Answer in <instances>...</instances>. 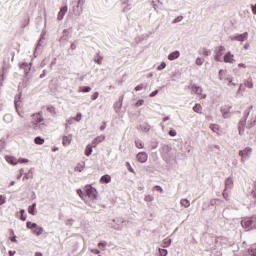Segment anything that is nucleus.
Here are the masks:
<instances>
[{
	"label": "nucleus",
	"mask_w": 256,
	"mask_h": 256,
	"mask_svg": "<svg viewBox=\"0 0 256 256\" xmlns=\"http://www.w3.org/2000/svg\"><path fill=\"white\" fill-rule=\"evenodd\" d=\"M227 77V70H220L219 71V79L220 81H224V79Z\"/></svg>",
	"instance_id": "nucleus-28"
},
{
	"label": "nucleus",
	"mask_w": 256,
	"mask_h": 256,
	"mask_svg": "<svg viewBox=\"0 0 256 256\" xmlns=\"http://www.w3.org/2000/svg\"><path fill=\"white\" fill-rule=\"evenodd\" d=\"M154 189H156V191H159L160 193H163V188L159 185H156Z\"/></svg>",
	"instance_id": "nucleus-60"
},
{
	"label": "nucleus",
	"mask_w": 256,
	"mask_h": 256,
	"mask_svg": "<svg viewBox=\"0 0 256 256\" xmlns=\"http://www.w3.org/2000/svg\"><path fill=\"white\" fill-rule=\"evenodd\" d=\"M229 190H226V189H224V191H223V197H224V199H225V201H229V199H230V196H229V192H228Z\"/></svg>",
	"instance_id": "nucleus-46"
},
{
	"label": "nucleus",
	"mask_w": 256,
	"mask_h": 256,
	"mask_svg": "<svg viewBox=\"0 0 256 256\" xmlns=\"http://www.w3.org/2000/svg\"><path fill=\"white\" fill-rule=\"evenodd\" d=\"M91 253H94V255H101V251H99L97 249H92Z\"/></svg>",
	"instance_id": "nucleus-61"
},
{
	"label": "nucleus",
	"mask_w": 256,
	"mask_h": 256,
	"mask_svg": "<svg viewBox=\"0 0 256 256\" xmlns=\"http://www.w3.org/2000/svg\"><path fill=\"white\" fill-rule=\"evenodd\" d=\"M192 91L196 95H199L200 99H206L207 98V94H203V88L197 86L196 84L192 85Z\"/></svg>",
	"instance_id": "nucleus-7"
},
{
	"label": "nucleus",
	"mask_w": 256,
	"mask_h": 256,
	"mask_svg": "<svg viewBox=\"0 0 256 256\" xmlns=\"http://www.w3.org/2000/svg\"><path fill=\"white\" fill-rule=\"evenodd\" d=\"M71 141H73V135L71 134L62 137V145L64 147H69V145H71Z\"/></svg>",
	"instance_id": "nucleus-11"
},
{
	"label": "nucleus",
	"mask_w": 256,
	"mask_h": 256,
	"mask_svg": "<svg viewBox=\"0 0 256 256\" xmlns=\"http://www.w3.org/2000/svg\"><path fill=\"white\" fill-rule=\"evenodd\" d=\"M143 103H145V101L143 99H140L136 102V107H141V105H143Z\"/></svg>",
	"instance_id": "nucleus-58"
},
{
	"label": "nucleus",
	"mask_w": 256,
	"mask_h": 256,
	"mask_svg": "<svg viewBox=\"0 0 256 256\" xmlns=\"http://www.w3.org/2000/svg\"><path fill=\"white\" fill-rule=\"evenodd\" d=\"M85 169V164H78L75 168L74 171H78V173H81Z\"/></svg>",
	"instance_id": "nucleus-39"
},
{
	"label": "nucleus",
	"mask_w": 256,
	"mask_h": 256,
	"mask_svg": "<svg viewBox=\"0 0 256 256\" xmlns=\"http://www.w3.org/2000/svg\"><path fill=\"white\" fill-rule=\"evenodd\" d=\"M245 125H247V117L246 116H245V119H241L238 123L239 135H243V133H245Z\"/></svg>",
	"instance_id": "nucleus-9"
},
{
	"label": "nucleus",
	"mask_w": 256,
	"mask_h": 256,
	"mask_svg": "<svg viewBox=\"0 0 256 256\" xmlns=\"http://www.w3.org/2000/svg\"><path fill=\"white\" fill-rule=\"evenodd\" d=\"M135 145L138 149H143V147H145V145L143 144V141L141 140H136Z\"/></svg>",
	"instance_id": "nucleus-43"
},
{
	"label": "nucleus",
	"mask_w": 256,
	"mask_h": 256,
	"mask_svg": "<svg viewBox=\"0 0 256 256\" xmlns=\"http://www.w3.org/2000/svg\"><path fill=\"white\" fill-rule=\"evenodd\" d=\"M85 193H86V201L87 198L91 201H95L97 199V189L93 188L91 185L85 186Z\"/></svg>",
	"instance_id": "nucleus-3"
},
{
	"label": "nucleus",
	"mask_w": 256,
	"mask_h": 256,
	"mask_svg": "<svg viewBox=\"0 0 256 256\" xmlns=\"http://www.w3.org/2000/svg\"><path fill=\"white\" fill-rule=\"evenodd\" d=\"M249 254L252 256H256V246H253L250 250H249Z\"/></svg>",
	"instance_id": "nucleus-55"
},
{
	"label": "nucleus",
	"mask_w": 256,
	"mask_h": 256,
	"mask_svg": "<svg viewBox=\"0 0 256 256\" xmlns=\"http://www.w3.org/2000/svg\"><path fill=\"white\" fill-rule=\"evenodd\" d=\"M103 141H105V135H100L96 137L92 143L95 147H97V145H99V143H103Z\"/></svg>",
	"instance_id": "nucleus-20"
},
{
	"label": "nucleus",
	"mask_w": 256,
	"mask_h": 256,
	"mask_svg": "<svg viewBox=\"0 0 256 256\" xmlns=\"http://www.w3.org/2000/svg\"><path fill=\"white\" fill-rule=\"evenodd\" d=\"M98 97H99V92H95L94 94H92L91 99L92 101H95Z\"/></svg>",
	"instance_id": "nucleus-57"
},
{
	"label": "nucleus",
	"mask_w": 256,
	"mask_h": 256,
	"mask_svg": "<svg viewBox=\"0 0 256 256\" xmlns=\"http://www.w3.org/2000/svg\"><path fill=\"white\" fill-rule=\"evenodd\" d=\"M25 179H33V173L29 171L28 173H25L23 176V180Z\"/></svg>",
	"instance_id": "nucleus-47"
},
{
	"label": "nucleus",
	"mask_w": 256,
	"mask_h": 256,
	"mask_svg": "<svg viewBox=\"0 0 256 256\" xmlns=\"http://www.w3.org/2000/svg\"><path fill=\"white\" fill-rule=\"evenodd\" d=\"M241 225L244 229H247V231H249L250 229H253V227H256V216L243 219L241 221Z\"/></svg>",
	"instance_id": "nucleus-2"
},
{
	"label": "nucleus",
	"mask_w": 256,
	"mask_h": 256,
	"mask_svg": "<svg viewBox=\"0 0 256 256\" xmlns=\"http://www.w3.org/2000/svg\"><path fill=\"white\" fill-rule=\"evenodd\" d=\"M121 107H123V96H120L118 101L114 104V109L116 113L121 111Z\"/></svg>",
	"instance_id": "nucleus-12"
},
{
	"label": "nucleus",
	"mask_w": 256,
	"mask_h": 256,
	"mask_svg": "<svg viewBox=\"0 0 256 256\" xmlns=\"http://www.w3.org/2000/svg\"><path fill=\"white\" fill-rule=\"evenodd\" d=\"M83 5H85V0H78L77 7H80L81 11H83Z\"/></svg>",
	"instance_id": "nucleus-51"
},
{
	"label": "nucleus",
	"mask_w": 256,
	"mask_h": 256,
	"mask_svg": "<svg viewBox=\"0 0 256 256\" xmlns=\"http://www.w3.org/2000/svg\"><path fill=\"white\" fill-rule=\"evenodd\" d=\"M226 49L225 46H219L216 48V54L214 56L215 61L221 62V58L223 57V54L225 53Z\"/></svg>",
	"instance_id": "nucleus-6"
},
{
	"label": "nucleus",
	"mask_w": 256,
	"mask_h": 256,
	"mask_svg": "<svg viewBox=\"0 0 256 256\" xmlns=\"http://www.w3.org/2000/svg\"><path fill=\"white\" fill-rule=\"evenodd\" d=\"M209 127L213 133H219V126L217 124H210Z\"/></svg>",
	"instance_id": "nucleus-37"
},
{
	"label": "nucleus",
	"mask_w": 256,
	"mask_h": 256,
	"mask_svg": "<svg viewBox=\"0 0 256 256\" xmlns=\"http://www.w3.org/2000/svg\"><path fill=\"white\" fill-rule=\"evenodd\" d=\"M92 153H93V146H91V144H88L87 147H86L85 155L87 157H89V155H91Z\"/></svg>",
	"instance_id": "nucleus-31"
},
{
	"label": "nucleus",
	"mask_w": 256,
	"mask_h": 256,
	"mask_svg": "<svg viewBox=\"0 0 256 256\" xmlns=\"http://www.w3.org/2000/svg\"><path fill=\"white\" fill-rule=\"evenodd\" d=\"M126 3H127V6H125L123 9L124 13L127 11H131L133 7V0H127Z\"/></svg>",
	"instance_id": "nucleus-25"
},
{
	"label": "nucleus",
	"mask_w": 256,
	"mask_h": 256,
	"mask_svg": "<svg viewBox=\"0 0 256 256\" xmlns=\"http://www.w3.org/2000/svg\"><path fill=\"white\" fill-rule=\"evenodd\" d=\"M137 161L139 163H147V159H149V155L146 152H140L136 156Z\"/></svg>",
	"instance_id": "nucleus-10"
},
{
	"label": "nucleus",
	"mask_w": 256,
	"mask_h": 256,
	"mask_svg": "<svg viewBox=\"0 0 256 256\" xmlns=\"http://www.w3.org/2000/svg\"><path fill=\"white\" fill-rule=\"evenodd\" d=\"M202 55L204 57H209V55H211V50L207 49V48H203L202 49Z\"/></svg>",
	"instance_id": "nucleus-42"
},
{
	"label": "nucleus",
	"mask_w": 256,
	"mask_h": 256,
	"mask_svg": "<svg viewBox=\"0 0 256 256\" xmlns=\"http://www.w3.org/2000/svg\"><path fill=\"white\" fill-rule=\"evenodd\" d=\"M165 67H167V64H165V62H162V63L157 67V70H158V71H163V69H165Z\"/></svg>",
	"instance_id": "nucleus-52"
},
{
	"label": "nucleus",
	"mask_w": 256,
	"mask_h": 256,
	"mask_svg": "<svg viewBox=\"0 0 256 256\" xmlns=\"http://www.w3.org/2000/svg\"><path fill=\"white\" fill-rule=\"evenodd\" d=\"M112 228L115 229L116 231H121L123 229V221L121 220H113Z\"/></svg>",
	"instance_id": "nucleus-13"
},
{
	"label": "nucleus",
	"mask_w": 256,
	"mask_h": 256,
	"mask_svg": "<svg viewBox=\"0 0 256 256\" xmlns=\"http://www.w3.org/2000/svg\"><path fill=\"white\" fill-rule=\"evenodd\" d=\"M47 111H49V113H51V115H53L54 117L57 115V110L54 106H48Z\"/></svg>",
	"instance_id": "nucleus-33"
},
{
	"label": "nucleus",
	"mask_w": 256,
	"mask_h": 256,
	"mask_svg": "<svg viewBox=\"0 0 256 256\" xmlns=\"http://www.w3.org/2000/svg\"><path fill=\"white\" fill-rule=\"evenodd\" d=\"M77 195H79V197H81V199H83V201H87V195L83 193V190L78 189Z\"/></svg>",
	"instance_id": "nucleus-34"
},
{
	"label": "nucleus",
	"mask_w": 256,
	"mask_h": 256,
	"mask_svg": "<svg viewBox=\"0 0 256 256\" xmlns=\"http://www.w3.org/2000/svg\"><path fill=\"white\" fill-rule=\"evenodd\" d=\"M255 125H256V118L251 119V120L248 122V124H247V129H251V128L255 127Z\"/></svg>",
	"instance_id": "nucleus-36"
},
{
	"label": "nucleus",
	"mask_w": 256,
	"mask_h": 256,
	"mask_svg": "<svg viewBox=\"0 0 256 256\" xmlns=\"http://www.w3.org/2000/svg\"><path fill=\"white\" fill-rule=\"evenodd\" d=\"M98 247H107V242L104 241V242L98 243Z\"/></svg>",
	"instance_id": "nucleus-62"
},
{
	"label": "nucleus",
	"mask_w": 256,
	"mask_h": 256,
	"mask_svg": "<svg viewBox=\"0 0 256 256\" xmlns=\"http://www.w3.org/2000/svg\"><path fill=\"white\" fill-rule=\"evenodd\" d=\"M251 153H253V149L251 147H246L245 149L239 151V155L242 157V163H245V161L251 157Z\"/></svg>",
	"instance_id": "nucleus-4"
},
{
	"label": "nucleus",
	"mask_w": 256,
	"mask_h": 256,
	"mask_svg": "<svg viewBox=\"0 0 256 256\" xmlns=\"http://www.w3.org/2000/svg\"><path fill=\"white\" fill-rule=\"evenodd\" d=\"M233 54L231 52H227L224 56V63H230L233 64L235 63V59L233 58Z\"/></svg>",
	"instance_id": "nucleus-15"
},
{
	"label": "nucleus",
	"mask_w": 256,
	"mask_h": 256,
	"mask_svg": "<svg viewBox=\"0 0 256 256\" xmlns=\"http://www.w3.org/2000/svg\"><path fill=\"white\" fill-rule=\"evenodd\" d=\"M203 109V107L201 106V104H196L193 107V111H195V113H201V110Z\"/></svg>",
	"instance_id": "nucleus-40"
},
{
	"label": "nucleus",
	"mask_w": 256,
	"mask_h": 256,
	"mask_svg": "<svg viewBox=\"0 0 256 256\" xmlns=\"http://www.w3.org/2000/svg\"><path fill=\"white\" fill-rule=\"evenodd\" d=\"M27 227L28 229H34V227H37V223H33V222H27Z\"/></svg>",
	"instance_id": "nucleus-50"
},
{
	"label": "nucleus",
	"mask_w": 256,
	"mask_h": 256,
	"mask_svg": "<svg viewBox=\"0 0 256 256\" xmlns=\"http://www.w3.org/2000/svg\"><path fill=\"white\" fill-rule=\"evenodd\" d=\"M140 129L144 133H149V131H151V126L147 123H142V124H140Z\"/></svg>",
	"instance_id": "nucleus-22"
},
{
	"label": "nucleus",
	"mask_w": 256,
	"mask_h": 256,
	"mask_svg": "<svg viewBox=\"0 0 256 256\" xmlns=\"http://www.w3.org/2000/svg\"><path fill=\"white\" fill-rule=\"evenodd\" d=\"M180 205H181V207H184L185 209H189V207H191V202L187 198H182L180 200Z\"/></svg>",
	"instance_id": "nucleus-18"
},
{
	"label": "nucleus",
	"mask_w": 256,
	"mask_h": 256,
	"mask_svg": "<svg viewBox=\"0 0 256 256\" xmlns=\"http://www.w3.org/2000/svg\"><path fill=\"white\" fill-rule=\"evenodd\" d=\"M67 11H69V7L67 5L62 6L60 8V11L58 12L57 20L58 21H63V17H65V15L67 14Z\"/></svg>",
	"instance_id": "nucleus-8"
},
{
	"label": "nucleus",
	"mask_w": 256,
	"mask_h": 256,
	"mask_svg": "<svg viewBox=\"0 0 256 256\" xmlns=\"http://www.w3.org/2000/svg\"><path fill=\"white\" fill-rule=\"evenodd\" d=\"M78 91L79 93H89L91 91V87L89 86L80 87Z\"/></svg>",
	"instance_id": "nucleus-32"
},
{
	"label": "nucleus",
	"mask_w": 256,
	"mask_h": 256,
	"mask_svg": "<svg viewBox=\"0 0 256 256\" xmlns=\"http://www.w3.org/2000/svg\"><path fill=\"white\" fill-rule=\"evenodd\" d=\"M19 101H21V93L18 94V96L15 97V99H14V104H15L16 111H17L18 115H19L20 117H23V116L21 115V112H19V104H18Z\"/></svg>",
	"instance_id": "nucleus-19"
},
{
	"label": "nucleus",
	"mask_w": 256,
	"mask_h": 256,
	"mask_svg": "<svg viewBox=\"0 0 256 256\" xmlns=\"http://www.w3.org/2000/svg\"><path fill=\"white\" fill-rule=\"evenodd\" d=\"M247 39H249V33L248 32H244L243 34H236V35L230 36L231 41H240L241 43H243L244 41H247Z\"/></svg>",
	"instance_id": "nucleus-5"
},
{
	"label": "nucleus",
	"mask_w": 256,
	"mask_h": 256,
	"mask_svg": "<svg viewBox=\"0 0 256 256\" xmlns=\"http://www.w3.org/2000/svg\"><path fill=\"white\" fill-rule=\"evenodd\" d=\"M7 76V68H2V74L0 76V85H3V81H5V77Z\"/></svg>",
	"instance_id": "nucleus-26"
},
{
	"label": "nucleus",
	"mask_w": 256,
	"mask_h": 256,
	"mask_svg": "<svg viewBox=\"0 0 256 256\" xmlns=\"http://www.w3.org/2000/svg\"><path fill=\"white\" fill-rule=\"evenodd\" d=\"M252 13L254 15H256V4L255 5H252Z\"/></svg>",
	"instance_id": "nucleus-64"
},
{
	"label": "nucleus",
	"mask_w": 256,
	"mask_h": 256,
	"mask_svg": "<svg viewBox=\"0 0 256 256\" xmlns=\"http://www.w3.org/2000/svg\"><path fill=\"white\" fill-rule=\"evenodd\" d=\"M32 117H34V120L31 122V127L34 131H43L47 127V125L43 123L45 121V118H43V112L33 114Z\"/></svg>",
	"instance_id": "nucleus-1"
},
{
	"label": "nucleus",
	"mask_w": 256,
	"mask_h": 256,
	"mask_svg": "<svg viewBox=\"0 0 256 256\" xmlns=\"http://www.w3.org/2000/svg\"><path fill=\"white\" fill-rule=\"evenodd\" d=\"M144 200L148 203H151L152 201L155 200V197H153V195H146Z\"/></svg>",
	"instance_id": "nucleus-45"
},
{
	"label": "nucleus",
	"mask_w": 256,
	"mask_h": 256,
	"mask_svg": "<svg viewBox=\"0 0 256 256\" xmlns=\"http://www.w3.org/2000/svg\"><path fill=\"white\" fill-rule=\"evenodd\" d=\"M158 253L160 256H167V249H158Z\"/></svg>",
	"instance_id": "nucleus-49"
},
{
	"label": "nucleus",
	"mask_w": 256,
	"mask_h": 256,
	"mask_svg": "<svg viewBox=\"0 0 256 256\" xmlns=\"http://www.w3.org/2000/svg\"><path fill=\"white\" fill-rule=\"evenodd\" d=\"M181 21H183V16H178L172 21V23H181Z\"/></svg>",
	"instance_id": "nucleus-53"
},
{
	"label": "nucleus",
	"mask_w": 256,
	"mask_h": 256,
	"mask_svg": "<svg viewBox=\"0 0 256 256\" xmlns=\"http://www.w3.org/2000/svg\"><path fill=\"white\" fill-rule=\"evenodd\" d=\"M36 207H37V204L33 203L31 206L28 207V213L30 215H35L36 214V212H35Z\"/></svg>",
	"instance_id": "nucleus-27"
},
{
	"label": "nucleus",
	"mask_w": 256,
	"mask_h": 256,
	"mask_svg": "<svg viewBox=\"0 0 256 256\" xmlns=\"http://www.w3.org/2000/svg\"><path fill=\"white\" fill-rule=\"evenodd\" d=\"M196 65H198L199 67H201V65H203V63H205V59L203 58H196V61H195Z\"/></svg>",
	"instance_id": "nucleus-44"
},
{
	"label": "nucleus",
	"mask_w": 256,
	"mask_h": 256,
	"mask_svg": "<svg viewBox=\"0 0 256 256\" xmlns=\"http://www.w3.org/2000/svg\"><path fill=\"white\" fill-rule=\"evenodd\" d=\"M169 135H170V137H175V136L177 135V131H175V130H170V131H169Z\"/></svg>",
	"instance_id": "nucleus-59"
},
{
	"label": "nucleus",
	"mask_w": 256,
	"mask_h": 256,
	"mask_svg": "<svg viewBox=\"0 0 256 256\" xmlns=\"http://www.w3.org/2000/svg\"><path fill=\"white\" fill-rule=\"evenodd\" d=\"M6 145L7 143L5 142V139H0V151H3Z\"/></svg>",
	"instance_id": "nucleus-48"
},
{
	"label": "nucleus",
	"mask_w": 256,
	"mask_h": 256,
	"mask_svg": "<svg viewBox=\"0 0 256 256\" xmlns=\"http://www.w3.org/2000/svg\"><path fill=\"white\" fill-rule=\"evenodd\" d=\"M100 183L102 184H107V183H111V176L110 175H104L100 178Z\"/></svg>",
	"instance_id": "nucleus-23"
},
{
	"label": "nucleus",
	"mask_w": 256,
	"mask_h": 256,
	"mask_svg": "<svg viewBox=\"0 0 256 256\" xmlns=\"http://www.w3.org/2000/svg\"><path fill=\"white\" fill-rule=\"evenodd\" d=\"M6 200H7L6 196L0 195V205H5Z\"/></svg>",
	"instance_id": "nucleus-54"
},
{
	"label": "nucleus",
	"mask_w": 256,
	"mask_h": 256,
	"mask_svg": "<svg viewBox=\"0 0 256 256\" xmlns=\"http://www.w3.org/2000/svg\"><path fill=\"white\" fill-rule=\"evenodd\" d=\"M32 231L35 235H37V237H39V235H43V227L38 226L37 224L36 227L32 229Z\"/></svg>",
	"instance_id": "nucleus-21"
},
{
	"label": "nucleus",
	"mask_w": 256,
	"mask_h": 256,
	"mask_svg": "<svg viewBox=\"0 0 256 256\" xmlns=\"http://www.w3.org/2000/svg\"><path fill=\"white\" fill-rule=\"evenodd\" d=\"M221 203H223V200H221V199H212V200H210V205L212 207H214V205H221Z\"/></svg>",
	"instance_id": "nucleus-30"
},
{
	"label": "nucleus",
	"mask_w": 256,
	"mask_h": 256,
	"mask_svg": "<svg viewBox=\"0 0 256 256\" xmlns=\"http://www.w3.org/2000/svg\"><path fill=\"white\" fill-rule=\"evenodd\" d=\"M94 63H97V65H101L103 63V56L96 54L93 58Z\"/></svg>",
	"instance_id": "nucleus-24"
},
{
	"label": "nucleus",
	"mask_w": 256,
	"mask_h": 256,
	"mask_svg": "<svg viewBox=\"0 0 256 256\" xmlns=\"http://www.w3.org/2000/svg\"><path fill=\"white\" fill-rule=\"evenodd\" d=\"M6 161L8 162V163H10L11 165H17V159H15L14 157H7L6 158Z\"/></svg>",
	"instance_id": "nucleus-38"
},
{
	"label": "nucleus",
	"mask_w": 256,
	"mask_h": 256,
	"mask_svg": "<svg viewBox=\"0 0 256 256\" xmlns=\"http://www.w3.org/2000/svg\"><path fill=\"white\" fill-rule=\"evenodd\" d=\"M34 142L36 143V145H43V143H45V139L38 136L34 139Z\"/></svg>",
	"instance_id": "nucleus-35"
},
{
	"label": "nucleus",
	"mask_w": 256,
	"mask_h": 256,
	"mask_svg": "<svg viewBox=\"0 0 256 256\" xmlns=\"http://www.w3.org/2000/svg\"><path fill=\"white\" fill-rule=\"evenodd\" d=\"M180 56H181V53L176 50L168 55V60L175 61V59H179Z\"/></svg>",
	"instance_id": "nucleus-17"
},
{
	"label": "nucleus",
	"mask_w": 256,
	"mask_h": 256,
	"mask_svg": "<svg viewBox=\"0 0 256 256\" xmlns=\"http://www.w3.org/2000/svg\"><path fill=\"white\" fill-rule=\"evenodd\" d=\"M245 86L248 87V89H253V78H248L245 82Z\"/></svg>",
	"instance_id": "nucleus-29"
},
{
	"label": "nucleus",
	"mask_w": 256,
	"mask_h": 256,
	"mask_svg": "<svg viewBox=\"0 0 256 256\" xmlns=\"http://www.w3.org/2000/svg\"><path fill=\"white\" fill-rule=\"evenodd\" d=\"M172 240L171 238H166L163 240V247H169V245H171Z\"/></svg>",
	"instance_id": "nucleus-41"
},
{
	"label": "nucleus",
	"mask_w": 256,
	"mask_h": 256,
	"mask_svg": "<svg viewBox=\"0 0 256 256\" xmlns=\"http://www.w3.org/2000/svg\"><path fill=\"white\" fill-rule=\"evenodd\" d=\"M20 69L24 70L25 75H29V72L31 71V63L24 62L20 64Z\"/></svg>",
	"instance_id": "nucleus-16"
},
{
	"label": "nucleus",
	"mask_w": 256,
	"mask_h": 256,
	"mask_svg": "<svg viewBox=\"0 0 256 256\" xmlns=\"http://www.w3.org/2000/svg\"><path fill=\"white\" fill-rule=\"evenodd\" d=\"M233 178L228 177L225 179V188L226 191H231V189H233Z\"/></svg>",
	"instance_id": "nucleus-14"
},
{
	"label": "nucleus",
	"mask_w": 256,
	"mask_h": 256,
	"mask_svg": "<svg viewBox=\"0 0 256 256\" xmlns=\"http://www.w3.org/2000/svg\"><path fill=\"white\" fill-rule=\"evenodd\" d=\"M143 89V84H140L135 87V91H141Z\"/></svg>",
	"instance_id": "nucleus-63"
},
{
	"label": "nucleus",
	"mask_w": 256,
	"mask_h": 256,
	"mask_svg": "<svg viewBox=\"0 0 256 256\" xmlns=\"http://www.w3.org/2000/svg\"><path fill=\"white\" fill-rule=\"evenodd\" d=\"M23 173H24V170H23V168H21L19 170V174L16 176V179H21V177H23Z\"/></svg>",
	"instance_id": "nucleus-56"
}]
</instances>
